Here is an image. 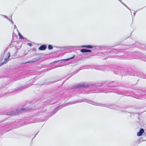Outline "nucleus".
I'll use <instances>...</instances> for the list:
<instances>
[{
  "label": "nucleus",
  "instance_id": "f257e3e1",
  "mask_svg": "<svg viewBox=\"0 0 146 146\" xmlns=\"http://www.w3.org/2000/svg\"><path fill=\"white\" fill-rule=\"evenodd\" d=\"M26 110H27V109H26L25 108H22L20 110H17L11 111L7 115H14L18 114L19 113L21 112L23 110L25 112Z\"/></svg>",
  "mask_w": 146,
  "mask_h": 146
},
{
  "label": "nucleus",
  "instance_id": "f03ea898",
  "mask_svg": "<svg viewBox=\"0 0 146 146\" xmlns=\"http://www.w3.org/2000/svg\"><path fill=\"white\" fill-rule=\"evenodd\" d=\"M47 48V46L45 45H41L38 48V49L40 50H46Z\"/></svg>",
  "mask_w": 146,
  "mask_h": 146
},
{
  "label": "nucleus",
  "instance_id": "7ed1b4c3",
  "mask_svg": "<svg viewBox=\"0 0 146 146\" xmlns=\"http://www.w3.org/2000/svg\"><path fill=\"white\" fill-rule=\"evenodd\" d=\"M144 130L143 128L141 129L139 131L137 132V135L138 136H141L143 133L144 132Z\"/></svg>",
  "mask_w": 146,
  "mask_h": 146
},
{
  "label": "nucleus",
  "instance_id": "20e7f679",
  "mask_svg": "<svg viewBox=\"0 0 146 146\" xmlns=\"http://www.w3.org/2000/svg\"><path fill=\"white\" fill-rule=\"evenodd\" d=\"M8 57L5 59L4 61L3 62L4 64H5L7 62L9 61V57L10 56V53L9 52H8Z\"/></svg>",
  "mask_w": 146,
  "mask_h": 146
},
{
  "label": "nucleus",
  "instance_id": "39448f33",
  "mask_svg": "<svg viewBox=\"0 0 146 146\" xmlns=\"http://www.w3.org/2000/svg\"><path fill=\"white\" fill-rule=\"evenodd\" d=\"M81 47H85L89 48H93V46L91 45H82Z\"/></svg>",
  "mask_w": 146,
  "mask_h": 146
},
{
  "label": "nucleus",
  "instance_id": "423d86ee",
  "mask_svg": "<svg viewBox=\"0 0 146 146\" xmlns=\"http://www.w3.org/2000/svg\"><path fill=\"white\" fill-rule=\"evenodd\" d=\"M80 51L82 53H85L87 52V49H83L80 50Z\"/></svg>",
  "mask_w": 146,
  "mask_h": 146
},
{
  "label": "nucleus",
  "instance_id": "0eeeda50",
  "mask_svg": "<svg viewBox=\"0 0 146 146\" xmlns=\"http://www.w3.org/2000/svg\"><path fill=\"white\" fill-rule=\"evenodd\" d=\"M74 57H75V55H74L73 57H71L70 58L65 59L62 60H60V61H67V60H70V59H71L73 58Z\"/></svg>",
  "mask_w": 146,
  "mask_h": 146
},
{
  "label": "nucleus",
  "instance_id": "6e6552de",
  "mask_svg": "<svg viewBox=\"0 0 146 146\" xmlns=\"http://www.w3.org/2000/svg\"><path fill=\"white\" fill-rule=\"evenodd\" d=\"M52 46L51 45H49L48 46V48L49 50H51L53 49Z\"/></svg>",
  "mask_w": 146,
  "mask_h": 146
},
{
  "label": "nucleus",
  "instance_id": "1a4fd4ad",
  "mask_svg": "<svg viewBox=\"0 0 146 146\" xmlns=\"http://www.w3.org/2000/svg\"><path fill=\"white\" fill-rule=\"evenodd\" d=\"M19 35L20 38L21 39L24 38L19 33Z\"/></svg>",
  "mask_w": 146,
  "mask_h": 146
},
{
  "label": "nucleus",
  "instance_id": "9d476101",
  "mask_svg": "<svg viewBox=\"0 0 146 146\" xmlns=\"http://www.w3.org/2000/svg\"><path fill=\"white\" fill-rule=\"evenodd\" d=\"M28 45L30 46H31L32 45V44L31 43H29L27 44Z\"/></svg>",
  "mask_w": 146,
  "mask_h": 146
},
{
  "label": "nucleus",
  "instance_id": "9b49d317",
  "mask_svg": "<svg viewBox=\"0 0 146 146\" xmlns=\"http://www.w3.org/2000/svg\"><path fill=\"white\" fill-rule=\"evenodd\" d=\"M91 52V50H90L87 49V52Z\"/></svg>",
  "mask_w": 146,
  "mask_h": 146
},
{
  "label": "nucleus",
  "instance_id": "f8f14e48",
  "mask_svg": "<svg viewBox=\"0 0 146 146\" xmlns=\"http://www.w3.org/2000/svg\"><path fill=\"white\" fill-rule=\"evenodd\" d=\"M32 50L35 51H36V49L35 48H33Z\"/></svg>",
  "mask_w": 146,
  "mask_h": 146
},
{
  "label": "nucleus",
  "instance_id": "ddd939ff",
  "mask_svg": "<svg viewBox=\"0 0 146 146\" xmlns=\"http://www.w3.org/2000/svg\"><path fill=\"white\" fill-rule=\"evenodd\" d=\"M4 64L3 62V63H1L0 64V66Z\"/></svg>",
  "mask_w": 146,
  "mask_h": 146
},
{
  "label": "nucleus",
  "instance_id": "4468645a",
  "mask_svg": "<svg viewBox=\"0 0 146 146\" xmlns=\"http://www.w3.org/2000/svg\"><path fill=\"white\" fill-rule=\"evenodd\" d=\"M136 13V11H134V13H133V15H134V16H135Z\"/></svg>",
  "mask_w": 146,
  "mask_h": 146
},
{
  "label": "nucleus",
  "instance_id": "2eb2a0df",
  "mask_svg": "<svg viewBox=\"0 0 146 146\" xmlns=\"http://www.w3.org/2000/svg\"><path fill=\"white\" fill-rule=\"evenodd\" d=\"M120 1V2H121V3H122L123 4V5H125V6L126 7V6L125 5V4L124 3H123L122 2H121V1Z\"/></svg>",
  "mask_w": 146,
  "mask_h": 146
},
{
  "label": "nucleus",
  "instance_id": "dca6fc26",
  "mask_svg": "<svg viewBox=\"0 0 146 146\" xmlns=\"http://www.w3.org/2000/svg\"><path fill=\"white\" fill-rule=\"evenodd\" d=\"M27 54V53H24V55H26V54Z\"/></svg>",
  "mask_w": 146,
  "mask_h": 146
},
{
  "label": "nucleus",
  "instance_id": "f3484780",
  "mask_svg": "<svg viewBox=\"0 0 146 146\" xmlns=\"http://www.w3.org/2000/svg\"><path fill=\"white\" fill-rule=\"evenodd\" d=\"M16 25H14V28H16Z\"/></svg>",
  "mask_w": 146,
  "mask_h": 146
},
{
  "label": "nucleus",
  "instance_id": "a211bd4d",
  "mask_svg": "<svg viewBox=\"0 0 146 146\" xmlns=\"http://www.w3.org/2000/svg\"><path fill=\"white\" fill-rule=\"evenodd\" d=\"M5 17L7 18H8V17H7V16H5Z\"/></svg>",
  "mask_w": 146,
  "mask_h": 146
},
{
  "label": "nucleus",
  "instance_id": "6ab92c4d",
  "mask_svg": "<svg viewBox=\"0 0 146 146\" xmlns=\"http://www.w3.org/2000/svg\"><path fill=\"white\" fill-rule=\"evenodd\" d=\"M11 22H12V23H13V21H11Z\"/></svg>",
  "mask_w": 146,
  "mask_h": 146
},
{
  "label": "nucleus",
  "instance_id": "aec40b11",
  "mask_svg": "<svg viewBox=\"0 0 146 146\" xmlns=\"http://www.w3.org/2000/svg\"><path fill=\"white\" fill-rule=\"evenodd\" d=\"M145 136H146V134L145 135Z\"/></svg>",
  "mask_w": 146,
  "mask_h": 146
}]
</instances>
